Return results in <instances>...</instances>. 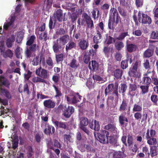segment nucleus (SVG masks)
<instances>
[{
	"mask_svg": "<svg viewBox=\"0 0 158 158\" xmlns=\"http://www.w3.org/2000/svg\"><path fill=\"white\" fill-rule=\"evenodd\" d=\"M70 66L73 68H76L79 66V64L77 63L76 60L73 59L71 62Z\"/></svg>",
	"mask_w": 158,
	"mask_h": 158,
	"instance_id": "nucleus-42",
	"label": "nucleus"
},
{
	"mask_svg": "<svg viewBox=\"0 0 158 158\" xmlns=\"http://www.w3.org/2000/svg\"><path fill=\"white\" fill-rule=\"evenodd\" d=\"M102 37L101 34L97 33V34L93 38L94 43L96 44L100 43L102 41Z\"/></svg>",
	"mask_w": 158,
	"mask_h": 158,
	"instance_id": "nucleus-18",
	"label": "nucleus"
},
{
	"mask_svg": "<svg viewBox=\"0 0 158 158\" xmlns=\"http://www.w3.org/2000/svg\"><path fill=\"white\" fill-rule=\"evenodd\" d=\"M43 104L45 107L49 109L53 108L56 106V102L53 100L49 99L45 100Z\"/></svg>",
	"mask_w": 158,
	"mask_h": 158,
	"instance_id": "nucleus-12",
	"label": "nucleus"
},
{
	"mask_svg": "<svg viewBox=\"0 0 158 158\" xmlns=\"http://www.w3.org/2000/svg\"><path fill=\"white\" fill-rule=\"evenodd\" d=\"M91 66L93 70H97L98 69V65L96 61L92 60L91 61Z\"/></svg>",
	"mask_w": 158,
	"mask_h": 158,
	"instance_id": "nucleus-52",
	"label": "nucleus"
},
{
	"mask_svg": "<svg viewBox=\"0 0 158 158\" xmlns=\"http://www.w3.org/2000/svg\"><path fill=\"white\" fill-rule=\"evenodd\" d=\"M104 29L103 23L102 22L100 23L97 27V32L102 34Z\"/></svg>",
	"mask_w": 158,
	"mask_h": 158,
	"instance_id": "nucleus-33",
	"label": "nucleus"
},
{
	"mask_svg": "<svg viewBox=\"0 0 158 158\" xmlns=\"http://www.w3.org/2000/svg\"><path fill=\"white\" fill-rule=\"evenodd\" d=\"M127 103L124 101H123L122 104L121 105L120 108L119 110L121 111H123L125 110L127 107Z\"/></svg>",
	"mask_w": 158,
	"mask_h": 158,
	"instance_id": "nucleus-45",
	"label": "nucleus"
},
{
	"mask_svg": "<svg viewBox=\"0 0 158 158\" xmlns=\"http://www.w3.org/2000/svg\"><path fill=\"white\" fill-rule=\"evenodd\" d=\"M55 131V128L52 126H48L47 128H45L44 131V133L46 134H49L52 132L53 133Z\"/></svg>",
	"mask_w": 158,
	"mask_h": 158,
	"instance_id": "nucleus-27",
	"label": "nucleus"
},
{
	"mask_svg": "<svg viewBox=\"0 0 158 158\" xmlns=\"http://www.w3.org/2000/svg\"><path fill=\"white\" fill-rule=\"evenodd\" d=\"M48 147L49 148L55 150V152L57 155L59 154L60 153V151L58 149H56L55 150L53 147V145H52L51 143L49 142L48 143Z\"/></svg>",
	"mask_w": 158,
	"mask_h": 158,
	"instance_id": "nucleus-55",
	"label": "nucleus"
},
{
	"mask_svg": "<svg viewBox=\"0 0 158 158\" xmlns=\"http://www.w3.org/2000/svg\"><path fill=\"white\" fill-rule=\"evenodd\" d=\"M107 141L108 143H114L116 142V140L112 136H107Z\"/></svg>",
	"mask_w": 158,
	"mask_h": 158,
	"instance_id": "nucleus-57",
	"label": "nucleus"
},
{
	"mask_svg": "<svg viewBox=\"0 0 158 158\" xmlns=\"http://www.w3.org/2000/svg\"><path fill=\"white\" fill-rule=\"evenodd\" d=\"M53 87H54L56 92V95L55 96V97L57 98L60 97L62 95V94L60 90V89L55 85H53Z\"/></svg>",
	"mask_w": 158,
	"mask_h": 158,
	"instance_id": "nucleus-41",
	"label": "nucleus"
},
{
	"mask_svg": "<svg viewBox=\"0 0 158 158\" xmlns=\"http://www.w3.org/2000/svg\"><path fill=\"white\" fill-rule=\"evenodd\" d=\"M97 135L100 142L101 143H105L106 142L105 136L106 135L107 138V136L109 135V133L106 131L103 130L101 131L100 133H97V134L96 133H94V135L96 138H97Z\"/></svg>",
	"mask_w": 158,
	"mask_h": 158,
	"instance_id": "nucleus-5",
	"label": "nucleus"
},
{
	"mask_svg": "<svg viewBox=\"0 0 158 158\" xmlns=\"http://www.w3.org/2000/svg\"><path fill=\"white\" fill-rule=\"evenodd\" d=\"M142 110V106L139 105L138 104H135L133 106L132 109L133 112H140Z\"/></svg>",
	"mask_w": 158,
	"mask_h": 158,
	"instance_id": "nucleus-29",
	"label": "nucleus"
},
{
	"mask_svg": "<svg viewBox=\"0 0 158 158\" xmlns=\"http://www.w3.org/2000/svg\"><path fill=\"white\" fill-rule=\"evenodd\" d=\"M62 46L61 45L59 44L57 41H54L52 47L54 52L55 53L58 52L61 49Z\"/></svg>",
	"mask_w": 158,
	"mask_h": 158,
	"instance_id": "nucleus-19",
	"label": "nucleus"
},
{
	"mask_svg": "<svg viewBox=\"0 0 158 158\" xmlns=\"http://www.w3.org/2000/svg\"><path fill=\"white\" fill-rule=\"evenodd\" d=\"M32 81L35 83H37L38 82H45V81L43 79H42L41 77H34L32 79Z\"/></svg>",
	"mask_w": 158,
	"mask_h": 158,
	"instance_id": "nucleus-46",
	"label": "nucleus"
},
{
	"mask_svg": "<svg viewBox=\"0 0 158 158\" xmlns=\"http://www.w3.org/2000/svg\"><path fill=\"white\" fill-rule=\"evenodd\" d=\"M151 37L153 39H158V31H153L151 34Z\"/></svg>",
	"mask_w": 158,
	"mask_h": 158,
	"instance_id": "nucleus-63",
	"label": "nucleus"
},
{
	"mask_svg": "<svg viewBox=\"0 0 158 158\" xmlns=\"http://www.w3.org/2000/svg\"><path fill=\"white\" fill-rule=\"evenodd\" d=\"M64 141H66L67 143H68L69 142L70 143H73V139L72 138L71 136L69 135H64Z\"/></svg>",
	"mask_w": 158,
	"mask_h": 158,
	"instance_id": "nucleus-43",
	"label": "nucleus"
},
{
	"mask_svg": "<svg viewBox=\"0 0 158 158\" xmlns=\"http://www.w3.org/2000/svg\"><path fill=\"white\" fill-rule=\"evenodd\" d=\"M2 54L4 58L9 57L11 58L13 57V53L11 50L8 49L5 52H3Z\"/></svg>",
	"mask_w": 158,
	"mask_h": 158,
	"instance_id": "nucleus-24",
	"label": "nucleus"
},
{
	"mask_svg": "<svg viewBox=\"0 0 158 158\" xmlns=\"http://www.w3.org/2000/svg\"><path fill=\"white\" fill-rule=\"evenodd\" d=\"M140 88L142 89L143 94H144L148 91V87L147 85H142L140 86Z\"/></svg>",
	"mask_w": 158,
	"mask_h": 158,
	"instance_id": "nucleus-59",
	"label": "nucleus"
},
{
	"mask_svg": "<svg viewBox=\"0 0 158 158\" xmlns=\"http://www.w3.org/2000/svg\"><path fill=\"white\" fill-rule=\"evenodd\" d=\"M128 35V33L127 32H123L121 33L119 36L116 38V39L121 40H123L124 38Z\"/></svg>",
	"mask_w": 158,
	"mask_h": 158,
	"instance_id": "nucleus-50",
	"label": "nucleus"
},
{
	"mask_svg": "<svg viewBox=\"0 0 158 158\" xmlns=\"http://www.w3.org/2000/svg\"><path fill=\"white\" fill-rule=\"evenodd\" d=\"M56 60L57 62L62 61L64 57V54L62 53H60L59 54L56 55Z\"/></svg>",
	"mask_w": 158,
	"mask_h": 158,
	"instance_id": "nucleus-48",
	"label": "nucleus"
},
{
	"mask_svg": "<svg viewBox=\"0 0 158 158\" xmlns=\"http://www.w3.org/2000/svg\"><path fill=\"white\" fill-rule=\"evenodd\" d=\"M136 48V46L132 44H129L127 45V50L129 52H131L135 51Z\"/></svg>",
	"mask_w": 158,
	"mask_h": 158,
	"instance_id": "nucleus-40",
	"label": "nucleus"
},
{
	"mask_svg": "<svg viewBox=\"0 0 158 158\" xmlns=\"http://www.w3.org/2000/svg\"><path fill=\"white\" fill-rule=\"evenodd\" d=\"M114 76L117 79L121 77L122 74V71L119 69L115 70L114 71Z\"/></svg>",
	"mask_w": 158,
	"mask_h": 158,
	"instance_id": "nucleus-38",
	"label": "nucleus"
},
{
	"mask_svg": "<svg viewBox=\"0 0 158 158\" xmlns=\"http://www.w3.org/2000/svg\"><path fill=\"white\" fill-rule=\"evenodd\" d=\"M25 55L27 58H30L31 57L34 56L35 55V54L34 52L31 51L28 48H27V49L25 52Z\"/></svg>",
	"mask_w": 158,
	"mask_h": 158,
	"instance_id": "nucleus-31",
	"label": "nucleus"
},
{
	"mask_svg": "<svg viewBox=\"0 0 158 158\" xmlns=\"http://www.w3.org/2000/svg\"><path fill=\"white\" fill-rule=\"evenodd\" d=\"M143 80V84L147 85H149L152 82L150 77L146 76H144Z\"/></svg>",
	"mask_w": 158,
	"mask_h": 158,
	"instance_id": "nucleus-37",
	"label": "nucleus"
},
{
	"mask_svg": "<svg viewBox=\"0 0 158 158\" xmlns=\"http://www.w3.org/2000/svg\"><path fill=\"white\" fill-rule=\"evenodd\" d=\"M137 88L136 85L135 84H130L129 87V93L131 94V92L135 90Z\"/></svg>",
	"mask_w": 158,
	"mask_h": 158,
	"instance_id": "nucleus-62",
	"label": "nucleus"
},
{
	"mask_svg": "<svg viewBox=\"0 0 158 158\" xmlns=\"http://www.w3.org/2000/svg\"><path fill=\"white\" fill-rule=\"evenodd\" d=\"M24 32L22 31H20L18 32L17 33V37L16 39V41L17 43H20L22 41Z\"/></svg>",
	"mask_w": 158,
	"mask_h": 158,
	"instance_id": "nucleus-26",
	"label": "nucleus"
},
{
	"mask_svg": "<svg viewBox=\"0 0 158 158\" xmlns=\"http://www.w3.org/2000/svg\"><path fill=\"white\" fill-rule=\"evenodd\" d=\"M113 156L114 157L118 158H123L126 156L124 152L120 151L114 152L113 153Z\"/></svg>",
	"mask_w": 158,
	"mask_h": 158,
	"instance_id": "nucleus-28",
	"label": "nucleus"
},
{
	"mask_svg": "<svg viewBox=\"0 0 158 158\" xmlns=\"http://www.w3.org/2000/svg\"><path fill=\"white\" fill-rule=\"evenodd\" d=\"M151 100L155 105H157L158 102V97L156 95H152L151 97Z\"/></svg>",
	"mask_w": 158,
	"mask_h": 158,
	"instance_id": "nucleus-54",
	"label": "nucleus"
},
{
	"mask_svg": "<svg viewBox=\"0 0 158 158\" xmlns=\"http://www.w3.org/2000/svg\"><path fill=\"white\" fill-rule=\"evenodd\" d=\"M93 122L91 124H89V126L90 127L94 129L95 131H98L100 129V125L99 124V122L97 121L96 120L94 121V124H93Z\"/></svg>",
	"mask_w": 158,
	"mask_h": 158,
	"instance_id": "nucleus-16",
	"label": "nucleus"
},
{
	"mask_svg": "<svg viewBox=\"0 0 158 158\" xmlns=\"http://www.w3.org/2000/svg\"><path fill=\"white\" fill-rule=\"evenodd\" d=\"M36 74L40 77L43 79H46L48 77L47 71L41 67H40L35 71Z\"/></svg>",
	"mask_w": 158,
	"mask_h": 158,
	"instance_id": "nucleus-7",
	"label": "nucleus"
},
{
	"mask_svg": "<svg viewBox=\"0 0 158 158\" xmlns=\"http://www.w3.org/2000/svg\"><path fill=\"white\" fill-rule=\"evenodd\" d=\"M128 63L127 60H123L121 63V67L123 69H126L128 67Z\"/></svg>",
	"mask_w": 158,
	"mask_h": 158,
	"instance_id": "nucleus-61",
	"label": "nucleus"
},
{
	"mask_svg": "<svg viewBox=\"0 0 158 158\" xmlns=\"http://www.w3.org/2000/svg\"><path fill=\"white\" fill-rule=\"evenodd\" d=\"M69 36L68 35H65L60 37L56 40V41L59 44L64 46L69 41Z\"/></svg>",
	"mask_w": 158,
	"mask_h": 158,
	"instance_id": "nucleus-10",
	"label": "nucleus"
},
{
	"mask_svg": "<svg viewBox=\"0 0 158 158\" xmlns=\"http://www.w3.org/2000/svg\"><path fill=\"white\" fill-rule=\"evenodd\" d=\"M56 16L57 19L59 22H61L63 20V15L62 11L60 10H57L56 12Z\"/></svg>",
	"mask_w": 158,
	"mask_h": 158,
	"instance_id": "nucleus-36",
	"label": "nucleus"
},
{
	"mask_svg": "<svg viewBox=\"0 0 158 158\" xmlns=\"http://www.w3.org/2000/svg\"><path fill=\"white\" fill-rule=\"evenodd\" d=\"M41 61L39 60V56H37L35 57L32 61V64L34 66L37 65Z\"/></svg>",
	"mask_w": 158,
	"mask_h": 158,
	"instance_id": "nucleus-47",
	"label": "nucleus"
},
{
	"mask_svg": "<svg viewBox=\"0 0 158 158\" xmlns=\"http://www.w3.org/2000/svg\"><path fill=\"white\" fill-rule=\"evenodd\" d=\"M150 153L152 156H154L158 154V147L156 146H152L150 149Z\"/></svg>",
	"mask_w": 158,
	"mask_h": 158,
	"instance_id": "nucleus-25",
	"label": "nucleus"
},
{
	"mask_svg": "<svg viewBox=\"0 0 158 158\" xmlns=\"http://www.w3.org/2000/svg\"><path fill=\"white\" fill-rule=\"evenodd\" d=\"M12 142V148L14 149L16 148L18 146V137L15 133L14 135H12L11 136Z\"/></svg>",
	"mask_w": 158,
	"mask_h": 158,
	"instance_id": "nucleus-14",
	"label": "nucleus"
},
{
	"mask_svg": "<svg viewBox=\"0 0 158 158\" xmlns=\"http://www.w3.org/2000/svg\"><path fill=\"white\" fill-rule=\"evenodd\" d=\"M22 49L19 47H18L15 51V54L16 57L18 58H22L21 53Z\"/></svg>",
	"mask_w": 158,
	"mask_h": 158,
	"instance_id": "nucleus-30",
	"label": "nucleus"
},
{
	"mask_svg": "<svg viewBox=\"0 0 158 158\" xmlns=\"http://www.w3.org/2000/svg\"><path fill=\"white\" fill-rule=\"evenodd\" d=\"M129 75L130 77H139L140 76V73L137 71V70L133 68L130 69L128 72Z\"/></svg>",
	"mask_w": 158,
	"mask_h": 158,
	"instance_id": "nucleus-15",
	"label": "nucleus"
},
{
	"mask_svg": "<svg viewBox=\"0 0 158 158\" xmlns=\"http://www.w3.org/2000/svg\"><path fill=\"white\" fill-rule=\"evenodd\" d=\"M15 35H12L10 37L7 39L6 44L8 47L10 48L12 47L13 43L15 41Z\"/></svg>",
	"mask_w": 158,
	"mask_h": 158,
	"instance_id": "nucleus-17",
	"label": "nucleus"
},
{
	"mask_svg": "<svg viewBox=\"0 0 158 158\" xmlns=\"http://www.w3.org/2000/svg\"><path fill=\"white\" fill-rule=\"evenodd\" d=\"M65 97L68 103L75 104L80 101V100L81 99V97L79 95L78 93H77L74 95L73 98L67 96H65Z\"/></svg>",
	"mask_w": 158,
	"mask_h": 158,
	"instance_id": "nucleus-8",
	"label": "nucleus"
},
{
	"mask_svg": "<svg viewBox=\"0 0 158 158\" xmlns=\"http://www.w3.org/2000/svg\"><path fill=\"white\" fill-rule=\"evenodd\" d=\"M139 112H136L134 114V117L136 120H139L140 119L142 116V114Z\"/></svg>",
	"mask_w": 158,
	"mask_h": 158,
	"instance_id": "nucleus-60",
	"label": "nucleus"
},
{
	"mask_svg": "<svg viewBox=\"0 0 158 158\" xmlns=\"http://www.w3.org/2000/svg\"><path fill=\"white\" fill-rule=\"evenodd\" d=\"M35 39V36L31 35L27 42L26 44L27 45H30L31 44L33 43Z\"/></svg>",
	"mask_w": 158,
	"mask_h": 158,
	"instance_id": "nucleus-56",
	"label": "nucleus"
},
{
	"mask_svg": "<svg viewBox=\"0 0 158 158\" xmlns=\"http://www.w3.org/2000/svg\"><path fill=\"white\" fill-rule=\"evenodd\" d=\"M147 143L150 145H154L157 143V139L154 137L147 139Z\"/></svg>",
	"mask_w": 158,
	"mask_h": 158,
	"instance_id": "nucleus-39",
	"label": "nucleus"
},
{
	"mask_svg": "<svg viewBox=\"0 0 158 158\" xmlns=\"http://www.w3.org/2000/svg\"><path fill=\"white\" fill-rule=\"evenodd\" d=\"M92 15L94 19L97 18L98 14L99 13V11L97 8H94L92 12Z\"/></svg>",
	"mask_w": 158,
	"mask_h": 158,
	"instance_id": "nucleus-44",
	"label": "nucleus"
},
{
	"mask_svg": "<svg viewBox=\"0 0 158 158\" xmlns=\"http://www.w3.org/2000/svg\"><path fill=\"white\" fill-rule=\"evenodd\" d=\"M138 16L139 22L143 23L150 24L152 22L151 18L148 15L144 14H141L140 11L138 12Z\"/></svg>",
	"mask_w": 158,
	"mask_h": 158,
	"instance_id": "nucleus-3",
	"label": "nucleus"
},
{
	"mask_svg": "<svg viewBox=\"0 0 158 158\" xmlns=\"http://www.w3.org/2000/svg\"><path fill=\"white\" fill-rule=\"evenodd\" d=\"M53 123L56 128L60 127L65 128L66 127V125L64 123L61 122H59L56 121H53Z\"/></svg>",
	"mask_w": 158,
	"mask_h": 158,
	"instance_id": "nucleus-21",
	"label": "nucleus"
},
{
	"mask_svg": "<svg viewBox=\"0 0 158 158\" xmlns=\"http://www.w3.org/2000/svg\"><path fill=\"white\" fill-rule=\"evenodd\" d=\"M89 45V44L88 39L80 40L78 44L80 48L82 50L86 49L88 47Z\"/></svg>",
	"mask_w": 158,
	"mask_h": 158,
	"instance_id": "nucleus-11",
	"label": "nucleus"
},
{
	"mask_svg": "<svg viewBox=\"0 0 158 158\" xmlns=\"http://www.w3.org/2000/svg\"><path fill=\"white\" fill-rule=\"evenodd\" d=\"M156 134V132L155 130L151 129L150 131L148 129L146 133V138L148 139L154 137Z\"/></svg>",
	"mask_w": 158,
	"mask_h": 158,
	"instance_id": "nucleus-20",
	"label": "nucleus"
},
{
	"mask_svg": "<svg viewBox=\"0 0 158 158\" xmlns=\"http://www.w3.org/2000/svg\"><path fill=\"white\" fill-rule=\"evenodd\" d=\"M118 83H115L114 84H109L105 89V94L106 96L108 94H115L118 96Z\"/></svg>",
	"mask_w": 158,
	"mask_h": 158,
	"instance_id": "nucleus-2",
	"label": "nucleus"
},
{
	"mask_svg": "<svg viewBox=\"0 0 158 158\" xmlns=\"http://www.w3.org/2000/svg\"><path fill=\"white\" fill-rule=\"evenodd\" d=\"M74 109L72 106L70 107L68 106L67 107L65 106L64 114L67 118H69L71 114L74 112Z\"/></svg>",
	"mask_w": 158,
	"mask_h": 158,
	"instance_id": "nucleus-13",
	"label": "nucleus"
},
{
	"mask_svg": "<svg viewBox=\"0 0 158 158\" xmlns=\"http://www.w3.org/2000/svg\"><path fill=\"white\" fill-rule=\"evenodd\" d=\"M80 127L85 133H88V130L85 127L88 124V119L85 117L81 118L80 119Z\"/></svg>",
	"mask_w": 158,
	"mask_h": 158,
	"instance_id": "nucleus-9",
	"label": "nucleus"
},
{
	"mask_svg": "<svg viewBox=\"0 0 158 158\" xmlns=\"http://www.w3.org/2000/svg\"><path fill=\"white\" fill-rule=\"evenodd\" d=\"M119 120L120 124L122 125H123L125 124V122H128V120L122 114L120 115L119 117Z\"/></svg>",
	"mask_w": 158,
	"mask_h": 158,
	"instance_id": "nucleus-35",
	"label": "nucleus"
},
{
	"mask_svg": "<svg viewBox=\"0 0 158 158\" xmlns=\"http://www.w3.org/2000/svg\"><path fill=\"white\" fill-rule=\"evenodd\" d=\"M153 53V51L151 49H148L143 53V56L145 57H149L152 56Z\"/></svg>",
	"mask_w": 158,
	"mask_h": 158,
	"instance_id": "nucleus-32",
	"label": "nucleus"
},
{
	"mask_svg": "<svg viewBox=\"0 0 158 158\" xmlns=\"http://www.w3.org/2000/svg\"><path fill=\"white\" fill-rule=\"evenodd\" d=\"M21 6L20 5H18L15 8V13L14 15H11L10 17V21L8 23H4L3 26V29L5 30H7L8 28L12 25L13 22H14L15 18V16L17 12H18L19 10L20 6Z\"/></svg>",
	"mask_w": 158,
	"mask_h": 158,
	"instance_id": "nucleus-4",
	"label": "nucleus"
},
{
	"mask_svg": "<svg viewBox=\"0 0 158 158\" xmlns=\"http://www.w3.org/2000/svg\"><path fill=\"white\" fill-rule=\"evenodd\" d=\"M110 12L111 15L108 23V27L110 29H111L112 23L115 21L116 16L118 15L116 9L114 8H112L111 9Z\"/></svg>",
	"mask_w": 158,
	"mask_h": 158,
	"instance_id": "nucleus-6",
	"label": "nucleus"
},
{
	"mask_svg": "<svg viewBox=\"0 0 158 158\" xmlns=\"http://www.w3.org/2000/svg\"><path fill=\"white\" fill-rule=\"evenodd\" d=\"M127 88V86L125 84H121L119 86V91L123 93L126 91Z\"/></svg>",
	"mask_w": 158,
	"mask_h": 158,
	"instance_id": "nucleus-49",
	"label": "nucleus"
},
{
	"mask_svg": "<svg viewBox=\"0 0 158 158\" xmlns=\"http://www.w3.org/2000/svg\"><path fill=\"white\" fill-rule=\"evenodd\" d=\"M93 78L95 81H98L99 83H101L104 81L103 79L98 75H93Z\"/></svg>",
	"mask_w": 158,
	"mask_h": 158,
	"instance_id": "nucleus-51",
	"label": "nucleus"
},
{
	"mask_svg": "<svg viewBox=\"0 0 158 158\" xmlns=\"http://www.w3.org/2000/svg\"><path fill=\"white\" fill-rule=\"evenodd\" d=\"M85 19L86 20V23L89 26L92 27L93 26V21L91 19L90 17L87 14L84 15Z\"/></svg>",
	"mask_w": 158,
	"mask_h": 158,
	"instance_id": "nucleus-23",
	"label": "nucleus"
},
{
	"mask_svg": "<svg viewBox=\"0 0 158 158\" xmlns=\"http://www.w3.org/2000/svg\"><path fill=\"white\" fill-rule=\"evenodd\" d=\"M75 43L73 41H70L67 44L65 47L66 51H68L69 50L76 47Z\"/></svg>",
	"mask_w": 158,
	"mask_h": 158,
	"instance_id": "nucleus-22",
	"label": "nucleus"
},
{
	"mask_svg": "<svg viewBox=\"0 0 158 158\" xmlns=\"http://www.w3.org/2000/svg\"><path fill=\"white\" fill-rule=\"evenodd\" d=\"M115 46L118 50H121L124 47L123 43L121 41H117L115 43Z\"/></svg>",
	"mask_w": 158,
	"mask_h": 158,
	"instance_id": "nucleus-34",
	"label": "nucleus"
},
{
	"mask_svg": "<svg viewBox=\"0 0 158 158\" xmlns=\"http://www.w3.org/2000/svg\"><path fill=\"white\" fill-rule=\"evenodd\" d=\"M118 10L119 13L122 16H125L126 15V13L123 8L119 6L118 7Z\"/></svg>",
	"mask_w": 158,
	"mask_h": 158,
	"instance_id": "nucleus-58",
	"label": "nucleus"
},
{
	"mask_svg": "<svg viewBox=\"0 0 158 158\" xmlns=\"http://www.w3.org/2000/svg\"><path fill=\"white\" fill-rule=\"evenodd\" d=\"M114 57L116 60L120 61L121 60L122 56L120 52H118L115 54Z\"/></svg>",
	"mask_w": 158,
	"mask_h": 158,
	"instance_id": "nucleus-53",
	"label": "nucleus"
},
{
	"mask_svg": "<svg viewBox=\"0 0 158 158\" xmlns=\"http://www.w3.org/2000/svg\"><path fill=\"white\" fill-rule=\"evenodd\" d=\"M0 79V94H2L5 95L7 98H11V96L10 93L6 90L3 89L2 88V85L8 87L10 85L9 81L6 79H5L4 77L1 78Z\"/></svg>",
	"mask_w": 158,
	"mask_h": 158,
	"instance_id": "nucleus-1",
	"label": "nucleus"
},
{
	"mask_svg": "<svg viewBox=\"0 0 158 158\" xmlns=\"http://www.w3.org/2000/svg\"><path fill=\"white\" fill-rule=\"evenodd\" d=\"M65 33V30L63 28L57 29L56 32V34L57 35H62Z\"/></svg>",
	"mask_w": 158,
	"mask_h": 158,
	"instance_id": "nucleus-64",
	"label": "nucleus"
}]
</instances>
